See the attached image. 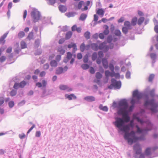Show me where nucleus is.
<instances>
[{
  "label": "nucleus",
  "instance_id": "1",
  "mask_svg": "<svg viewBox=\"0 0 158 158\" xmlns=\"http://www.w3.org/2000/svg\"><path fill=\"white\" fill-rule=\"evenodd\" d=\"M116 121L114 123L116 127L118 128L121 131L125 132L124 135V139L127 140L128 143L130 145L133 142H135L137 140H142L144 139V136L139 137L135 136V133L134 131H132L130 133H128L129 131V125L123 126L124 121L123 120L119 118H116Z\"/></svg>",
  "mask_w": 158,
  "mask_h": 158
},
{
  "label": "nucleus",
  "instance_id": "2",
  "mask_svg": "<svg viewBox=\"0 0 158 158\" xmlns=\"http://www.w3.org/2000/svg\"><path fill=\"white\" fill-rule=\"evenodd\" d=\"M133 98L131 101V103L132 104L130 106L128 110H127L128 111V113L131 111L134 107V104L141 98L143 97V94L142 93L139 92L138 90H135L133 93Z\"/></svg>",
  "mask_w": 158,
  "mask_h": 158
},
{
  "label": "nucleus",
  "instance_id": "3",
  "mask_svg": "<svg viewBox=\"0 0 158 158\" xmlns=\"http://www.w3.org/2000/svg\"><path fill=\"white\" fill-rule=\"evenodd\" d=\"M31 15L34 22H37L40 19V13L37 10L33 9L31 11Z\"/></svg>",
  "mask_w": 158,
  "mask_h": 158
},
{
  "label": "nucleus",
  "instance_id": "4",
  "mask_svg": "<svg viewBox=\"0 0 158 158\" xmlns=\"http://www.w3.org/2000/svg\"><path fill=\"white\" fill-rule=\"evenodd\" d=\"M119 113L122 115L124 122L127 123L130 121V118L128 115V111L125 110H119Z\"/></svg>",
  "mask_w": 158,
  "mask_h": 158
},
{
  "label": "nucleus",
  "instance_id": "5",
  "mask_svg": "<svg viewBox=\"0 0 158 158\" xmlns=\"http://www.w3.org/2000/svg\"><path fill=\"white\" fill-rule=\"evenodd\" d=\"M150 105L152 107L154 106L155 107H152L151 109V110L153 112H156V107L158 106L157 104L154 102V100L153 99H152L150 101H146L144 103V106H146L148 105Z\"/></svg>",
  "mask_w": 158,
  "mask_h": 158
},
{
  "label": "nucleus",
  "instance_id": "6",
  "mask_svg": "<svg viewBox=\"0 0 158 158\" xmlns=\"http://www.w3.org/2000/svg\"><path fill=\"white\" fill-rule=\"evenodd\" d=\"M111 83L114 85V88L115 89H119L121 87V84L120 81H117L116 80L112 78L111 80Z\"/></svg>",
  "mask_w": 158,
  "mask_h": 158
},
{
  "label": "nucleus",
  "instance_id": "7",
  "mask_svg": "<svg viewBox=\"0 0 158 158\" xmlns=\"http://www.w3.org/2000/svg\"><path fill=\"white\" fill-rule=\"evenodd\" d=\"M120 106H122L123 108H121L120 110H127V109L128 107V105L126 101L125 100H122L119 103Z\"/></svg>",
  "mask_w": 158,
  "mask_h": 158
},
{
  "label": "nucleus",
  "instance_id": "8",
  "mask_svg": "<svg viewBox=\"0 0 158 158\" xmlns=\"http://www.w3.org/2000/svg\"><path fill=\"white\" fill-rule=\"evenodd\" d=\"M59 88L61 90H66L67 92H70L72 90V89L68 86L63 85H61L59 86Z\"/></svg>",
  "mask_w": 158,
  "mask_h": 158
},
{
  "label": "nucleus",
  "instance_id": "9",
  "mask_svg": "<svg viewBox=\"0 0 158 158\" xmlns=\"http://www.w3.org/2000/svg\"><path fill=\"white\" fill-rule=\"evenodd\" d=\"M136 127L137 128V132L139 133H142L144 134L147 133L148 131L151 130V129L146 130V129H141L138 125L136 126Z\"/></svg>",
  "mask_w": 158,
  "mask_h": 158
},
{
  "label": "nucleus",
  "instance_id": "10",
  "mask_svg": "<svg viewBox=\"0 0 158 158\" xmlns=\"http://www.w3.org/2000/svg\"><path fill=\"white\" fill-rule=\"evenodd\" d=\"M65 97L68 99L69 100H71L73 99H76L77 97L74 94H71L70 95L65 94Z\"/></svg>",
  "mask_w": 158,
  "mask_h": 158
},
{
  "label": "nucleus",
  "instance_id": "11",
  "mask_svg": "<svg viewBox=\"0 0 158 158\" xmlns=\"http://www.w3.org/2000/svg\"><path fill=\"white\" fill-rule=\"evenodd\" d=\"M96 13L98 15L102 17L104 15L105 11L102 8H99L96 10Z\"/></svg>",
  "mask_w": 158,
  "mask_h": 158
},
{
  "label": "nucleus",
  "instance_id": "12",
  "mask_svg": "<svg viewBox=\"0 0 158 158\" xmlns=\"http://www.w3.org/2000/svg\"><path fill=\"white\" fill-rule=\"evenodd\" d=\"M139 147V145L138 144H136L134 146V149L136 150V153L137 154H140L141 152V149Z\"/></svg>",
  "mask_w": 158,
  "mask_h": 158
},
{
  "label": "nucleus",
  "instance_id": "13",
  "mask_svg": "<svg viewBox=\"0 0 158 158\" xmlns=\"http://www.w3.org/2000/svg\"><path fill=\"white\" fill-rule=\"evenodd\" d=\"M72 31H76L78 33L81 31V28L80 27H77V26L75 25L73 26L71 28Z\"/></svg>",
  "mask_w": 158,
  "mask_h": 158
},
{
  "label": "nucleus",
  "instance_id": "14",
  "mask_svg": "<svg viewBox=\"0 0 158 158\" xmlns=\"http://www.w3.org/2000/svg\"><path fill=\"white\" fill-rule=\"evenodd\" d=\"M85 100L89 102L94 101L95 100V98L93 96H88L84 98Z\"/></svg>",
  "mask_w": 158,
  "mask_h": 158
},
{
  "label": "nucleus",
  "instance_id": "15",
  "mask_svg": "<svg viewBox=\"0 0 158 158\" xmlns=\"http://www.w3.org/2000/svg\"><path fill=\"white\" fill-rule=\"evenodd\" d=\"M106 42H104L101 44L99 46V48L100 49H103L105 48L106 49V52L108 49V48L107 46H106Z\"/></svg>",
  "mask_w": 158,
  "mask_h": 158
},
{
  "label": "nucleus",
  "instance_id": "16",
  "mask_svg": "<svg viewBox=\"0 0 158 158\" xmlns=\"http://www.w3.org/2000/svg\"><path fill=\"white\" fill-rule=\"evenodd\" d=\"M102 63L103 66L105 69H107L108 68V62L107 59L105 58L102 59Z\"/></svg>",
  "mask_w": 158,
  "mask_h": 158
},
{
  "label": "nucleus",
  "instance_id": "17",
  "mask_svg": "<svg viewBox=\"0 0 158 158\" xmlns=\"http://www.w3.org/2000/svg\"><path fill=\"white\" fill-rule=\"evenodd\" d=\"M89 47L90 46L89 45H87L85 46L84 43H83L81 44L80 46V49L82 52H83L85 50L86 48H87V49H88Z\"/></svg>",
  "mask_w": 158,
  "mask_h": 158
},
{
  "label": "nucleus",
  "instance_id": "18",
  "mask_svg": "<svg viewBox=\"0 0 158 158\" xmlns=\"http://www.w3.org/2000/svg\"><path fill=\"white\" fill-rule=\"evenodd\" d=\"M7 35V33H5L1 37L0 39V44H5V39Z\"/></svg>",
  "mask_w": 158,
  "mask_h": 158
},
{
  "label": "nucleus",
  "instance_id": "19",
  "mask_svg": "<svg viewBox=\"0 0 158 158\" xmlns=\"http://www.w3.org/2000/svg\"><path fill=\"white\" fill-rule=\"evenodd\" d=\"M73 35V33L71 31H69L67 32L65 35V39L68 40L70 39Z\"/></svg>",
  "mask_w": 158,
  "mask_h": 158
},
{
  "label": "nucleus",
  "instance_id": "20",
  "mask_svg": "<svg viewBox=\"0 0 158 158\" xmlns=\"http://www.w3.org/2000/svg\"><path fill=\"white\" fill-rule=\"evenodd\" d=\"M59 10L62 12H64L66 11L67 8L65 6L62 5H60L59 6Z\"/></svg>",
  "mask_w": 158,
  "mask_h": 158
},
{
  "label": "nucleus",
  "instance_id": "21",
  "mask_svg": "<svg viewBox=\"0 0 158 158\" xmlns=\"http://www.w3.org/2000/svg\"><path fill=\"white\" fill-rule=\"evenodd\" d=\"M115 62L113 60H112L109 64V68L111 72H113L114 70V66L113 65V64H115Z\"/></svg>",
  "mask_w": 158,
  "mask_h": 158
},
{
  "label": "nucleus",
  "instance_id": "22",
  "mask_svg": "<svg viewBox=\"0 0 158 158\" xmlns=\"http://www.w3.org/2000/svg\"><path fill=\"white\" fill-rule=\"evenodd\" d=\"M145 18L144 17H141L137 21V23L139 25H140L144 22Z\"/></svg>",
  "mask_w": 158,
  "mask_h": 158
},
{
  "label": "nucleus",
  "instance_id": "23",
  "mask_svg": "<svg viewBox=\"0 0 158 158\" xmlns=\"http://www.w3.org/2000/svg\"><path fill=\"white\" fill-rule=\"evenodd\" d=\"M124 25L125 27H127L129 29H131V25L130 22L128 21H126L124 23Z\"/></svg>",
  "mask_w": 158,
  "mask_h": 158
},
{
  "label": "nucleus",
  "instance_id": "24",
  "mask_svg": "<svg viewBox=\"0 0 158 158\" xmlns=\"http://www.w3.org/2000/svg\"><path fill=\"white\" fill-rule=\"evenodd\" d=\"M150 56L151 58L153 60V63H154L155 62V60L156 58V54L154 53H151L150 55Z\"/></svg>",
  "mask_w": 158,
  "mask_h": 158
},
{
  "label": "nucleus",
  "instance_id": "25",
  "mask_svg": "<svg viewBox=\"0 0 158 158\" xmlns=\"http://www.w3.org/2000/svg\"><path fill=\"white\" fill-rule=\"evenodd\" d=\"M68 47L69 48H73L74 49L76 50H77V46H76V44L71 43L70 44L68 45Z\"/></svg>",
  "mask_w": 158,
  "mask_h": 158
},
{
  "label": "nucleus",
  "instance_id": "26",
  "mask_svg": "<svg viewBox=\"0 0 158 158\" xmlns=\"http://www.w3.org/2000/svg\"><path fill=\"white\" fill-rule=\"evenodd\" d=\"M63 72V69L62 67H59L57 69L56 71V73L57 74H59Z\"/></svg>",
  "mask_w": 158,
  "mask_h": 158
},
{
  "label": "nucleus",
  "instance_id": "27",
  "mask_svg": "<svg viewBox=\"0 0 158 158\" xmlns=\"http://www.w3.org/2000/svg\"><path fill=\"white\" fill-rule=\"evenodd\" d=\"M99 108L101 110L105 111H107L108 110V109L107 106H103L102 104L99 105Z\"/></svg>",
  "mask_w": 158,
  "mask_h": 158
},
{
  "label": "nucleus",
  "instance_id": "28",
  "mask_svg": "<svg viewBox=\"0 0 158 158\" xmlns=\"http://www.w3.org/2000/svg\"><path fill=\"white\" fill-rule=\"evenodd\" d=\"M92 49L94 51H97L98 48V45L95 43H93L91 44Z\"/></svg>",
  "mask_w": 158,
  "mask_h": 158
},
{
  "label": "nucleus",
  "instance_id": "29",
  "mask_svg": "<svg viewBox=\"0 0 158 158\" xmlns=\"http://www.w3.org/2000/svg\"><path fill=\"white\" fill-rule=\"evenodd\" d=\"M57 51L59 53L61 54H63L65 52V50L62 48V47H59L57 49Z\"/></svg>",
  "mask_w": 158,
  "mask_h": 158
},
{
  "label": "nucleus",
  "instance_id": "30",
  "mask_svg": "<svg viewBox=\"0 0 158 158\" xmlns=\"http://www.w3.org/2000/svg\"><path fill=\"white\" fill-rule=\"evenodd\" d=\"M87 17V15L85 14H82L79 18L80 20L83 21Z\"/></svg>",
  "mask_w": 158,
  "mask_h": 158
},
{
  "label": "nucleus",
  "instance_id": "31",
  "mask_svg": "<svg viewBox=\"0 0 158 158\" xmlns=\"http://www.w3.org/2000/svg\"><path fill=\"white\" fill-rule=\"evenodd\" d=\"M50 64L51 66L52 67H56L57 65V63L55 60H53L51 61Z\"/></svg>",
  "mask_w": 158,
  "mask_h": 158
},
{
  "label": "nucleus",
  "instance_id": "32",
  "mask_svg": "<svg viewBox=\"0 0 158 158\" xmlns=\"http://www.w3.org/2000/svg\"><path fill=\"white\" fill-rule=\"evenodd\" d=\"M20 45L21 48L24 49L27 48V44L24 41H22L20 43Z\"/></svg>",
  "mask_w": 158,
  "mask_h": 158
},
{
  "label": "nucleus",
  "instance_id": "33",
  "mask_svg": "<svg viewBox=\"0 0 158 158\" xmlns=\"http://www.w3.org/2000/svg\"><path fill=\"white\" fill-rule=\"evenodd\" d=\"M137 19L136 17L133 18L131 21V24L133 26H135L136 25Z\"/></svg>",
  "mask_w": 158,
  "mask_h": 158
},
{
  "label": "nucleus",
  "instance_id": "34",
  "mask_svg": "<svg viewBox=\"0 0 158 158\" xmlns=\"http://www.w3.org/2000/svg\"><path fill=\"white\" fill-rule=\"evenodd\" d=\"M75 14V13L73 12H70L65 14L66 16L69 18L73 17Z\"/></svg>",
  "mask_w": 158,
  "mask_h": 158
},
{
  "label": "nucleus",
  "instance_id": "35",
  "mask_svg": "<svg viewBox=\"0 0 158 158\" xmlns=\"http://www.w3.org/2000/svg\"><path fill=\"white\" fill-rule=\"evenodd\" d=\"M95 77L97 79H100L102 78V75L100 72H98L96 73Z\"/></svg>",
  "mask_w": 158,
  "mask_h": 158
},
{
  "label": "nucleus",
  "instance_id": "36",
  "mask_svg": "<svg viewBox=\"0 0 158 158\" xmlns=\"http://www.w3.org/2000/svg\"><path fill=\"white\" fill-rule=\"evenodd\" d=\"M84 36L87 39H89L90 36V33L88 31L85 32L84 34Z\"/></svg>",
  "mask_w": 158,
  "mask_h": 158
},
{
  "label": "nucleus",
  "instance_id": "37",
  "mask_svg": "<svg viewBox=\"0 0 158 158\" xmlns=\"http://www.w3.org/2000/svg\"><path fill=\"white\" fill-rule=\"evenodd\" d=\"M105 27V30H104L103 33L105 35H107L109 32V28L108 27L107 25H106Z\"/></svg>",
  "mask_w": 158,
  "mask_h": 158
},
{
  "label": "nucleus",
  "instance_id": "38",
  "mask_svg": "<svg viewBox=\"0 0 158 158\" xmlns=\"http://www.w3.org/2000/svg\"><path fill=\"white\" fill-rule=\"evenodd\" d=\"M26 84L27 83L25 81H22L19 83V87L20 88H23L25 86Z\"/></svg>",
  "mask_w": 158,
  "mask_h": 158
},
{
  "label": "nucleus",
  "instance_id": "39",
  "mask_svg": "<svg viewBox=\"0 0 158 158\" xmlns=\"http://www.w3.org/2000/svg\"><path fill=\"white\" fill-rule=\"evenodd\" d=\"M24 35V32L23 31H21L18 33V36L19 38H21L23 37Z\"/></svg>",
  "mask_w": 158,
  "mask_h": 158
},
{
  "label": "nucleus",
  "instance_id": "40",
  "mask_svg": "<svg viewBox=\"0 0 158 158\" xmlns=\"http://www.w3.org/2000/svg\"><path fill=\"white\" fill-rule=\"evenodd\" d=\"M114 34L117 36H120L121 35V32L118 30H116L114 31Z\"/></svg>",
  "mask_w": 158,
  "mask_h": 158
},
{
  "label": "nucleus",
  "instance_id": "41",
  "mask_svg": "<svg viewBox=\"0 0 158 158\" xmlns=\"http://www.w3.org/2000/svg\"><path fill=\"white\" fill-rule=\"evenodd\" d=\"M33 37V32H31L29 33L27 37V38L29 40L32 39Z\"/></svg>",
  "mask_w": 158,
  "mask_h": 158
},
{
  "label": "nucleus",
  "instance_id": "42",
  "mask_svg": "<svg viewBox=\"0 0 158 158\" xmlns=\"http://www.w3.org/2000/svg\"><path fill=\"white\" fill-rule=\"evenodd\" d=\"M42 86L44 87H45L47 84V81L46 80L43 79L42 81Z\"/></svg>",
  "mask_w": 158,
  "mask_h": 158
},
{
  "label": "nucleus",
  "instance_id": "43",
  "mask_svg": "<svg viewBox=\"0 0 158 158\" xmlns=\"http://www.w3.org/2000/svg\"><path fill=\"white\" fill-rule=\"evenodd\" d=\"M154 75L153 74H150L149 76V78H148V81L149 82H152V81L154 77Z\"/></svg>",
  "mask_w": 158,
  "mask_h": 158
},
{
  "label": "nucleus",
  "instance_id": "44",
  "mask_svg": "<svg viewBox=\"0 0 158 158\" xmlns=\"http://www.w3.org/2000/svg\"><path fill=\"white\" fill-rule=\"evenodd\" d=\"M97 57V54L96 52H94L92 55V60H96Z\"/></svg>",
  "mask_w": 158,
  "mask_h": 158
},
{
  "label": "nucleus",
  "instance_id": "45",
  "mask_svg": "<svg viewBox=\"0 0 158 158\" xmlns=\"http://www.w3.org/2000/svg\"><path fill=\"white\" fill-rule=\"evenodd\" d=\"M81 68L84 69H88L89 67V65L86 64H82L81 66Z\"/></svg>",
  "mask_w": 158,
  "mask_h": 158
},
{
  "label": "nucleus",
  "instance_id": "46",
  "mask_svg": "<svg viewBox=\"0 0 158 158\" xmlns=\"http://www.w3.org/2000/svg\"><path fill=\"white\" fill-rule=\"evenodd\" d=\"M17 93V91L15 90H12L10 93V95L11 96H15Z\"/></svg>",
  "mask_w": 158,
  "mask_h": 158
},
{
  "label": "nucleus",
  "instance_id": "47",
  "mask_svg": "<svg viewBox=\"0 0 158 158\" xmlns=\"http://www.w3.org/2000/svg\"><path fill=\"white\" fill-rule=\"evenodd\" d=\"M88 61V56L87 55L85 56L83 58V61L85 63H86Z\"/></svg>",
  "mask_w": 158,
  "mask_h": 158
},
{
  "label": "nucleus",
  "instance_id": "48",
  "mask_svg": "<svg viewBox=\"0 0 158 158\" xmlns=\"http://www.w3.org/2000/svg\"><path fill=\"white\" fill-rule=\"evenodd\" d=\"M128 29H129L126 27H123L122 28V32L126 34L127 32Z\"/></svg>",
  "mask_w": 158,
  "mask_h": 158
},
{
  "label": "nucleus",
  "instance_id": "49",
  "mask_svg": "<svg viewBox=\"0 0 158 158\" xmlns=\"http://www.w3.org/2000/svg\"><path fill=\"white\" fill-rule=\"evenodd\" d=\"M72 56V54L70 52H68L67 53V57L69 60L70 59Z\"/></svg>",
  "mask_w": 158,
  "mask_h": 158
},
{
  "label": "nucleus",
  "instance_id": "50",
  "mask_svg": "<svg viewBox=\"0 0 158 158\" xmlns=\"http://www.w3.org/2000/svg\"><path fill=\"white\" fill-rule=\"evenodd\" d=\"M110 72L108 70H106L105 72V75L107 78H108L109 76H110Z\"/></svg>",
  "mask_w": 158,
  "mask_h": 158
},
{
  "label": "nucleus",
  "instance_id": "51",
  "mask_svg": "<svg viewBox=\"0 0 158 158\" xmlns=\"http://www.w3.org/2000/svg\"><path fill=\"white\" fill-rule=\"evenodd\" d=\"M84 3V2L83 1H80V2L79 3H78V6H77V7H78V9H81L82 7V6L83 5V4Z\"/></svg>",
  "mask_w": 158,
  "mask_h": 158
},
{
  "label": "nucleus",
  "instance_id": "52",
  "mask_svg": "<svg viewBox=\"0 0 158 158\" xmlns=\"http://www.w3.org/2000/svg\"><path fill=\"white\" fill-rule=\"evenodd\" d=\"M133 118L136 119L137 121L141 124L143 123V121L142 120L140 119L138 117L135 118L134 115H133Z\"/></svg>",
  "mask_w": 158,
  "mask_h": 158
},
{
  "label": "nucleus",
  "instance_id": "53",
  "mask_svg": "<svg viewBox=\"0 0 158 158\" xmlns=\"http://www.w3.org/2000/svg\"><path fill=\"white\" fill-rule=\"evenodd\" d=\"M19 87H19V83H15L14 86L13 88L15 89H18Z\"/></svg>",
  "mask_w": 158,
  "mask_h": 158
},
{
  "label": "nucleus",
  "instance_id": "54",
  "mask_svg": "<svg viewBox=\"0 0 158 158\" xmlns=\"http://www.w3.org/2000/svg\"><path fill=\"white\" fill-rule=\"evenodd\" d=\"M9 106L10 108H12L14 106V103L13 101H10L8 103Z\"/></svg>",
  "mask_w": 158,
  "mask_h": 158
},
{
  "label": "nucleus",
  "instance_id": "55",
  "mask_svg": "<svg viewBox=\"0 0 158 158\" xmlns=\"http://www.w3.org/2000/svg\"><path fill=\"white\" fill-rule=\"evenodd\" d=\"M154 30L156 33H158V25H155L154 27Z\"/></svg>",
  "mask_w": 158,
  "mask_h": 158
},
{
  "label": "nucleus",
  "instance_id": "56",
  "mask_svg": "<svg viewBox=\"0 0 158 158\" xmlns=\"http://www.w3.org/2000/svg\"><path fill=\"white\" fill-rule=\"evenodd\" d=\"M94 20L95 22H97L98 19V16L96 14H95L94 15Z\"/></svg>",
  "mask_w": 158,
  "mask_h": 158
},
{
  "label": "nucleus",
  "instance_id": "57",
  "mask_svg": "<svg viewBox=\"0 0 158 158\" xmlns=\"http://www.w3.org/2000/svg\"><path fill=\"white\" fill-rule=\"evenodd\" d=\"M108 80H109L108 78H107L106 77V78H104L103 79V81L104 84H106L108 82Z\"/></svg>",
  "mask_w": 158,
  "mask_h": 158
},
{
  "label": "nucleus",
  "instance_id": "58",
  "mask_svg": "<svg viewBox=\"0 0 158 158\" xmlns=\"http://www.w3.org/2000/svg\"><path fill=\"white\" fill-rule=\"evenodd\" d=\"M150 148H147V149L146 150L145 153L147 155H148L150 153Z\"/></svg>",
  "mask_w": 158,
  "mask_h": 158
},
{
  "label": "nucleus",
  "instance_id": "59",
  "mask_svg": "<svg viewBox=\"0 0 158 158\" xmlns=\"http://www.w3.org/2000/svg\"><path fill=\"white\" fill-rule=\"evenodd\" d=\"M35 127V125L34 124H33L32 126L28 130L27 132V134H28Z\"/></svg>",
  "mask_w": 158,
  "mask_h": 158
},
{
  "label": "nucleus",
  "instance_id": "60",
  "mask_svg": "<svg viewBox=\"0 0 158 158\" xmlns=\"http://www.w3.org/2000/svg\"><path fill=\"white\" fill-rule=\"evenodd\" d=\"M90 72L92 74H94L95 73V71L94 68L92 67H91L89 69Z\"/></svg>",
  "mask_w": 158,
  "mask_h": 158
},
{
  "label": "nucleus",
  "instance_id": "61",
  "mask_svg": "<svg viewBox=\"0 0 158 158\" xmlns=\"http://www.w3.org/2000/svg\"><path fill=\"white\" fill-rule=\"evenodd\" d=\"M155 91V89H153L150 92V95L152 97L154 96V95Z\"/></svg>",
  "mask_w": 158,
  "mask_h": 158
},
{
  "label": "nucleus",
  "instance_id": "62",
  "mask_svg": "<svg viewBox=\"0 0 158 158\" xmlns=\"http://www.w3.org/2000/svg\"><path fill=\"white\" fill-rule=\"evenodd\" d=\"M4 102V98L3 97L0 98V106Z\"/></svg>",
  "mask_w": 158,
  "mask_h": 158
},
{
  "label": "nucleus",
  "instance_id": "63",
  "mask_svg": "<svg viewBox=\"0 0 158 158\" xmlns=\"http://www.w3.org/2000/svg\"><path fill=\"white\" fill-rule=\"evenodd\" d=\"M25 137V135L23 133H22L19 135V137L21 139H23V138H24Z\"/></svg>",
  "mask_w": 158,
  "mask_h": 158
},
{
  "label": "nucleus",
  "instance_id": "64",
  "mask_svg": "<svg viewBox=\"0 0 158 158\" xmlns=\"http://www.w3.org/2000/svg\"><path fill=\"white\" fill-rule=\"evenodd\" d=\"M6 57L5 56H2L0 57V60L1 62H3L6 60Z\"/></svg>",
  "mask_w": 158,
  "mask_h": 158
}]
</instances>
